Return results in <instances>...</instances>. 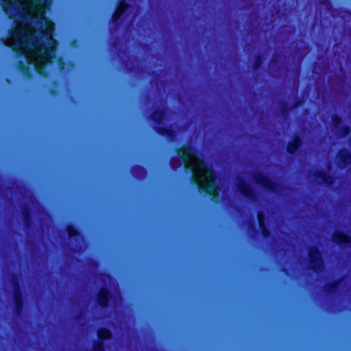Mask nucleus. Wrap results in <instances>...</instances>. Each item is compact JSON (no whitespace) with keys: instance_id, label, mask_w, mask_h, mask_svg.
<instances>
[{"instance_id":"9d476101","label":"nucleus","mask_w":351,"mask_h":351,"mask_svg":"<svg viewBox=\"0 0 351 351\" xmlns=\"http://www.w3.org/2000/svg\"><path fill=\"white\" fill-rule=\"evenodd\" d=\"M335 164L341 170L351 165V151L346 148L340 149L335 156Z\"/></svg>"},{"instance_id":"423d86ee","label":"nucleus","mask_w":351,"mask_h":351,"mask_svg":"<svg viewBox=\"0 0 351 351\" xmlns=\"http://www.w3.org/2000/svg\"><path fill=\"white\" fill-rule=\"evenodd\" d=\"M253 178L256 184H259L268 191L276 192L279 189V185L276 182L272 180L263 173H256Z\"/></svg>"},{"instance_id":"473e14b6","label":"nucleus","mask_w":351,"mask_h":351,"mask_svg":"<svg viewBox=\"0 0 351 351\" xmlns=\"http://www.w3.org/2000/svg\"><path fill=\"white\" fill-rule=\"evenodd\" d=\"M271 61L276 64L277 62V60L274 59V58H272Z\"/></svg>"},{"instance_id":"39448f33","label":"nucleus","mask_w":351,"mask_h":351,"mask_svg":"<svg viewBox=\"0 0 351 351\" xmlns=\"http://www.w3.org/2000/svg\"><path fill=\"white\" fill-rule=\"evenodd\" d=\"M97 339L92 345L93 351H106V341L112 338V332L106 327H100L97 330Z\"/></svg>"},{"instance_id":"6ab92c4d","label":"nucleus","mask_w":351,"mask_h":351,"mask_svg":"<svg viewBox=\"0 0 351 351\" xmlns=\"http://www.w3.org/2000/svg\"><path fill=\"white\" fill-rule=\"evenodd\" d=\"M343 281V278H339L330 282L327 283L324 286V291L328 294H334L337 293L339 285Z\"/></svg>"},{"instance_id":"bb28decb","label":"nucleus","mask_w":351,"mask_h":351,"mask_svg":"<svg viewBox=\"0 0 351 351\" xmlns=\"http://www.w3.org/2000/svg\"><path fill=\"white\" fill-rule=\"evenodd\" d=\"M262 64H263V56L261 53H259L255 57L254 61L252 64V69L254 71H256L261 67Z\"/></svg>"},{"instance_id":"dca6fc26","label":"nucleus","mask_w":351,"mask_h":351,"mask_svg":"<svg viewBox=\"0 0 351 351\" xmlns=\"http://www.w3.org/2000/svg\"><path fill=\"white\" fill-rule=\"evenodd\" d=\"M314 176L317 180H320L321 182L326 186L332 185L336 180L335 176L323 170L317 171Z\"/></svg>"},{"instance_id":"7ed1b4c3","label":"nucleus","mask_w":351,"mask_h":351,"mask_svg":"<svg viewBox=\"0 0 351 351\" xmlns=\"http://www.w3.org/2000/svg\"><path fill=\"white\" fill-rule=\"evenodd\" d=\"M307 254L310 269L315 273L322 271L324 266V261L319 248L315 245L311 246L308 248Z\"/></svg>"},{"instance_id":"f3484780","label":"nucleus","mask_w":351,"mask_h":351,"mask_svg":"<svg viewBox=\"0 0 351 351\" xmlns=\"http://www.w3.org/2000/svg\"><path fill=\"white\" fill-rule=\"evenodd\" d=\"M21 214L24 224L27 228L32 226L33 221L32 216V210L28 204H25L21 209Z\"/></svg>"},{"instance_id":"9b49d317","label":"nucleus","mask_w":351,"mask_h":351,"mask_svg":"<svg viewBox=\"0 0 351 351\" xmlns=\"http://www.w3.org/2000/svg\"><path fill=\"white\" fill-rule=\"evenodd\" d=\"M256 218L262 237L264 239L270 238L271 236V232L267 224L265 213L262 210L258 211L256 214Z\"/></svg>"},{"instance_id":"5701e85b","label":"nucleus","mask_w":351,"mask_h":351,"mask_svg":"<svg viewBox=\"0 0 351 351\" xmlns=\"http://www.w3.org/2000/svg\"><path fill=\"white\" fill-rule=\"evenodd\" d=\"M24 299L14 300V313L16 316L21 317L24 313Z\"/></svg>"},{"instance_id":"6e6552de","label":"nucleus","mask_w":351,"mask_h":351,"mask_svg":"<svg viewBox=\"0 0 351 351\" xmlns=\"http://www.w3.org/2000/svg\"><path fill=\"white\" fill-rule=\"evenodd\" d=\"M113 298L112 293L109 288L101 287L95 296V302L101 308L106 309L110 306V302Z\"/></svg>"},{"instance_id":"393cba45","label":"nucleus","mask_w":351,"mask_h":351,"mask_svg":"<svg viewBox=\"0 0 351 351\" xmlns=\"http://www.w3.org/2000/svg\"><path fill=\"white\" fill-rule=\"evenodd\" d=\"M331 120L334 129L337 131L342 125V119L337 114H333L331 117Z\"/></svg>"},{"instance_id":"f8f14e48","label":"nucleus","mask_w":351,"mask_h":351,"mask_svg":"<svg viewBox=\"0 0 351 351\" xmlns=\"http://www.w3.org/2000/svg\"><path fill=\"white\" fill-rule=\"evenodd\" d=\"M332 240L334 243L340 247H346L351 245V235L339 230L335 231L332 234Z\"/></svg>"},{"instance_id":"a878e982","label":"nucleus","mask_w":351,"mask_h":351,"mask_svg":"<svg viewBox=\"0 0 351 351\" xmlns=\"http://www.w3.org/2000/svg\"><path fill=\"white\" fill-rule=\"evenodd\" d=\"M339 136L340 137H346L351 132V128L348 124L342 125L338 130H337Z\"/></svg>"},{"instance_id":"7c9ffc66","label":"nucleus","mask_w":351,"mask_h":351,"mask_svg":"<svg viewBox=\"0 0 351 351\" xmlns=\"http://www.w3.org/2000/svg\"><path fill=\"white\" fill-rule=\"evenodd\" d=\"M58 64H59V69L60 71H62L64 69V66H65V62H63L61 59L59 60L58 62Z\"/></svg>"},{"instance_id":"a211bd4d","label":"nucleus","mask_w":351,"mask_h":351,"mask_svg":"<svg viewBox=\"0 0 351 351\" xmlns=\"http://www.w3.org/2000/svg\"><path fill=\"white\" fill-rule=\"evenodd\" d=\"M17 1L18 0H1V9L8 16L9 19H12L14 16L11 14L14 10Z\"/></svg>"},{"instance_id":"2eb2a0df","label":"nucleus","mask_w":351,"mask_h":351,"mask_svg":"<svg viewBox=\"0 0 351 351\" xmlns=\"http://www.w3.org/2000/svg\"><path fill=\"white\" fill-rule=\"evenodd\" d=\"M154 131L159 136L173 140L176 136V132L171 127L157 125L154 128Z\"/></svg>"},{"instance_id":"412c9836","label":"nucleus","mask_w":351,"mask_h":351,"mask_svg":"<svg viewBox=\"0 0 351 351\" xmlns=\"http://www.w3.org/2000/svg\"><path fill=\"white\" fill-rule=\"evenodd\" d=\"M66 231L69 238L70 239L82 237L80 228L72 223H69L66 225Z\"/></svg>"},{"instance_id":"20e7f679","label":"nucleus","mask_w":351,"mask_h":351,"mask_svg":"<svg viewBox=\"0 0 351 351\" xmlns=\"http://www.w3.org/2000/svg\"><path fill=\"white\" fill-rule=\"evenodd\" d=\"M10 36L18 43L17 47H13L12 51L17 57H22L24 55V51L21 47L22 46V38L25 39V44L29 43V40L32 39V36L29 34V32L25 28L18 27L12 29Z\"/></svg>"},{"instance_id":"cd10ccee","label":"nucleus","mask_w":351,"mask_h":351,"mask_svg":"<svg viewBox=\"0 0 351 351\" xmlns=\"http://www.w3.org/2000/svg\"><path fill=\"white\" fill-rule=\"evenodd\" d=\"M304 104V100L302 98H299L298 99L295 100L291 106L293 109L297 108L299 106H302Z\"/></svg>"},{"instance_id":"f03ea898","label":"nucleus","mask_w":351,"mask_h":351,"mask_svg":"<svg viewBox=\"0 0 351 351\" xmlns=\"http://www.w3.org/2000/svg\"><path fill=\"white\" fill-rule=\"evenodd\" d=\"M176 152L182 160L185 172L192 173L191 183L197 186L199 193L209 197L213 203L219 204L221 201L220 187L215 172L201 158L197 157L195 164L190 162L196 157L198 151L193 145L185 144L182 147H177Z\"/></svg>"},{"instance_id":"f704fd0d","label":"nucleus","mask_w":351,"mask_h":351,"mask_svg":"<svg viewBox=\"0 0 351 351\" xmlns=\"http://www.w3.org/2000/svg\"><path fill=\"white\" fill-rule=\"evenodd\" d=\"M69 64H70V65H72V66L73 65V62L71 61L69 62Z\"/></svg>"},{"instance_id":"aec40b11","label":"nucleus","mask_w":351,"mask_h":351,"mask_svg":"<svg viewBox=\"0 0 351 351\" xmlns=\"http://www.w3.org/2000/svg\"><path fill=\"white\" fill-rule=\"evenodd\" d=\"M166 117V112L163 109H156L150 115V119L156 124L160 125Z\"/></svg>"},{"instance_id":"c85d7f7f","label":"nucleus","mask_w":351,"mask_h":351,"mask_svg":"<svg viewBox=\"0 0 351 351\" xmlns=\"http://www.w3.org/2000/svg\"><path fill=\"white\" fill-rule=\"evenodd\" d=\"M21 19L23 21H27L28 19H32V17L30 16V15H27V14H22L20 15Z\"/></svg>"},{"instance_id":"4468645a","label":"nucleus","mask_w":351,"mask_h":351,"mask_svg":"<svg viewBox=\"0 0 351 351\" xmlns=\"http://www.w3.org/2000/svg\"><path fill=\"white\" fill-rule=\"evenodd\" d=\"M12 279L13 285V300H23L24 295L18 275L16 273L13 274Z\"/></svg>"},{"instance_id":"b1692460","label":"nucleus","mask_w":351,"mask_h":351,"mask_svg":"<svg viewBox=\"0 0 351 351\" xmlns=\"http://www.w3.org/2000/svg\"><path fill=\"white\" fill-rule=\"evenodd\" d=\"M293 110L292 107L289 105L287 101H282L280 106V110L282 116L284 118H287L290 112Z\"/></svg>"},{"instance_id":"2f4dec72","label":"nucleus","mask_w":351,"mask_h":351,"mask_svg":"<svg viewBox=\"0 0 351 351\" xmlns=\"http://www.w3.org/2000/svg\"><path fill=\"white\" fill-rule=\"evenodd\" d=\"M53 84L54 86H57L58 84V82L57 80H55V81L53 82Z\"/></svg>"},{"instance_id":"c756f323","label":"nucleus","mask_w":351,"mask_h":351,"mask_svg":"<svg viewBox=\"0 0 351 351\" xmlns=\"http://www.w3.org/2000/svg\"><path fill=\"white\" fill-rule=\"evenodd\" d=\"M49 93L52 96H57L59 94V91L57 89L52 88L49 90Z\"/></svg>"},{"instance_id":"4be33fe9","label":"nucleus","mask_w":351,"mask_h":351,"mask_svg":"<svg viewBox=\"0 0 351 351\" xmlns=\"http://www.w3.org/2000/svg\"><path fill=\"white\" fill-rule=\"evenodd\" d=\"M16 69L22 74L26 79H31L32 77V72L28 66L23 61H18L16 63Z\"/></svg>"},{"instance_id":"72a5a7b5","label":"nucleus","mask_w":351,"mask_h":351,"mask_svg":"<svg viewBox=\"0 0 351 351\" xmlns=\"http://www.w3.org/2000/svg\"><path fill=\"white\" fill-rule=\"evenodd\" d=\"M136 168H137V169H142V167H141V166H139V165H137V166H136Z\"/></svg>"},{"instance_id":"1a4fd4ad","label":"nucleus","mask_w":351,"mask_h":351,"mask_svg":"<svg viewBox=\"0 0 351 351\" xmlns=\"http://www.w3.org/2000/svg\"><path fill=\"white\" fill-rule=\"evenodd\" d=\"M237 189L245 199L250 201L256 199V194L252 186L244 179L241 178L237 184Z\"/></svg>"},{"instance_id":"ddd939ff","label":"nucleus","mask_w":351,"mask_h":351,"mask_svg":"<svg viewBox=\"0 0 351 351\" xmlns=\"http://www.w3.org/2000/svg\"><path fill=\"white\" fill-rule=\"evenodd\" d=\"M303 140L299 134L293 135L292 140L288 141L286 146V152L289 155H295L302 147Z\"/></svg>"},{"instance_id":"0eeeda50","label":"nucleus","mask_w":351,"mask_h":351,"mask_svg":"<svg viewBox=\"0 0 351 351\" xmlns=\"http://www.w3.org/2000/svg\"><path fill=\"white\" fill-rule=\"evenodd\" d=\"M130 5L127 0H118L117 5L111 16L112 23L115 26H119L123 19L125 13L130 8Z\"/></svg>"},{"instance_id":"f257e3e1","label":"nucleus","mask_w":351,"mask_h":351,"mask_svg":"<svg viewBox=\"0 0 351 351\" xmlns=\"http://www.w3.org/2000/svg\"><path fill=\"white\" fill-rule=\"evenodd\" d=\"M51 1V0H32V6L37 12L38 23L40 25L45 24V27L40 29V35L45 40L38 38L32 40V45L37 58L34 62L27 59V63L34 64L35 71L42 77L48 75L46 65L52 63L58 46V41L53 38L54 25L51 20L46 16V12L49 9Z\"/></svg>"}]
</instances>
